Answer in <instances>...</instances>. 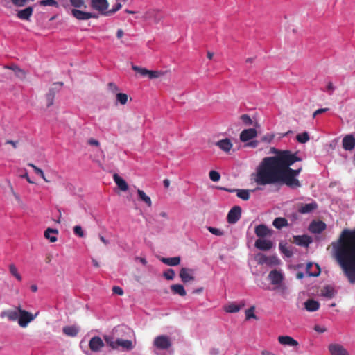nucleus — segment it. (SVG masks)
I'll return each mask as SVG.
<instances>
[{"label":"nucleus","instance_id":"obj_35","mask_svg":"<svg viewBox=\"0 0 355 355\" xmlns=\"http://www.w3.org/2000/svg\"><path fill=\"white\" fill-rule=\"evenodd\" d=\"M51 233H53L55 234H58V231L56 229L47 228L45 230V232H44V236H45V238L49 239L51 242L54 243V242H55L58 240V239L55 236H51V235H50V234H51Z\"/></svg>","mask_w":355,"mask_h":355},{"label":"nucleus","instance_id":"obj_62","mask_svg":"<svg viewBox=\"0 0 355 355\" xmlns=\"http://www.w3.org/2000/svg\"><path fill=\"white\" fill-rule=\"evenodd\" d=\"M87 144L91 145V146H99L98 141H97L96 139H93V138H91V139H88Z\"/></svg>","mask_w":355,"mask_h":355},{"label":"nucleus","instance_id":"obj_42","mask_svg":"<svg viewBox=\"0 0 355 355\" xmlns=\"http://www.w3.org/2000/svg\"><path fill=\"white\" fill-rule=\"evenodd\" d=\"M116 102L125 105L128 101V95L124 93H118L116 95Z\"/></svg>","mask_w":355,"mask_h":355},{"label":"nucleus","instance_id":"obj_25","mask_svg":"<svg viewBox=\"0 0 355 355\" xmlns=\"http://www.w3.org/2000/svg\"><path fill=\"white\" fill-rule=\"evenodd\" d=\"M60 91L59 88L52 87L49 88L48 93L46 94V100L47 102V106L49 107L53 104V101L56 93Z\"/></svg>","mask_w":355,"mask_h":355},{"label":"nucleus","instance_id":"obj_13","mask_svg":"<svg viewBox=\"0 0 355 355\" xmlns=\"http://www.w3.org/2000/svg\"><path fill=\"white\" fill-rule=\"evenodd\" d=\"M327 227V225L322 220H313L309 227V230L313 234H320Z\"/></svg>","mask_w":355,"mask_h":355},{"label":"nucleus","instance_id":"obj_7","mask_svg":"<svg viewBox=\"0 0 355 355\" xmlns=\"http://www.w3.org/2000/svg\"><path fill=\"white\" fill-rule=\"evenodd\" d=\"M71 15L78 20H87L91 18L97 19L98 15L96 13L85 12L79 9H72Z\"/></svg>","mask_w":355,"mask_h":355},{"label":"nucleus","instance_id":"obj_5","mask_svg":"<svg viewBox=\"0 0 355 355\" xmlns=\"http://www.w3.org/2000/svg\"><path fill=\"white\" fill-rule=\"evenodd\" d=\"M279 183L285 184L291 188L300 187L299 180L291 173L286 172V170L283 166L279 178Z\"/></svg>","mask_w":355,"mask_h":355},{"label":"nucleus","instance_id":"obj_49","mask_svg":"<svg viewBox=\"0 0 355 355\" xmlns=\"http://www.w3.org/2000/svg\"><path fill=\"white\" fill-rule=\"evenodd\" d=\"M175 273L174 270L168 269L163 273V276L168 280H173L175 277Z\"/></svg>","mask_w":355,"mask_h":355},{"label":"nucleus","instance_id":"obj_23","mask_svg":"<svg viewBox=\"0 0 355 355\" xmlns=\"http://www.w3.org/2000/svg\"><path fill=\"white\" fill-rule=\"evenodd\" d=\"M1 318L7 317L10 321L19 320V314L18 310H7L2 311L0 315Z\"/></svg>","mask_w":355,"mask_h":355},{"label":"nucleus","instance_id":"obj_52","mask_svg":"<svg viewBox=\"0 0 355 355\" xmlns=\"http://www.w3.org/2000/svg\"><path fill=\"white\" fill-rule=\"evenodd\" d=\"M162 75V73L159 71H150L148 70L147 76L150 79L159 78Z\"/></svg>","mask_w":355,"mask_h":355},{"label":"nucleus","instance_id":"obj_37","mask_svg":"<svg viewBox=\"0 0 355 355\" xmlns=\"http://www.w3.org/2000/svg\"><path fill=\"white\" fill-rule=\"evenodd\" d=\"M236 196L243 200H248L250 198V192L247 189H237Z\"/></svg>","mask_w":355,"mask_h":355},{"label":"nucleus","instance_id":"obj_2","mask_svg":"<svg viewBox=\"0 0 355 355\" xmlns=\"http://www.w3.org/2000/svg\"><path fill=\"white\" fill-rule=\"evenodd\" d=\"M282 164V151L275 156L263 158L256 172L251 175V180L259 186L279 184Z\"/></svg>","mask_w":355,"mask_h":355},{"label":"nucleus","instance_id":"obj_3","mask_svg":"<svg viewBox=\"0 0 355 355\" xmlns=\"http://www.w3.org/2000/svg\"><path fill=\"white\" fill-rule=\"evenodd\" d=\"M301 161V159L296 156L295 154L292 153L289 150L282 151V166L286 170V172L291 173L295 178L299 175L302 168L292 169L290 166L295 162Z\"/></svg>","mask_w":355,"mask_h":355},{"label":"nucleus","instance_id":"obj_38","mask_svg":"<svg viewBox=\"0 0 355 355\" xmlns=\"http://www.w3.org/2000/svg\"><path fill=\"white\" fill-rule=\"evenodd\" d=\"M6 68L10 69L12 70L13 71H15V74L21 78H24L25 76L24 71L22 69H21L20 68H19L18 66H17L15 64H12L10 66L6 67Z\"/></svg>","mask_w":355,"mask_h":355},{"label":"nucleus","instance_id":"obj_8","mask_svg":"<svg viewBox=\"0 0 355 355\" xmlns=\"http://www.w3.org/2000/svg\"><path fill=\"white\" fill-rule=\"evenodd\" d=\"M90 6L93 10L103 15L107 10L109 3L107 0H91Z\"/></svg>","mask_w":355,"mask_h":355},{"label":"nucleus","instance_id":"obj_40","mask_svg":"<svg viewBox=\"0 0 355 355\" xmlns=\"http://www.w3.org/2000/svg\"><path fill=\"white\" fill-rule=\"evenodd\" d=\"M10 272L18 280L21 281L22 278L21 275L18 272L16 266L14 264H10L9 266Z\"/></svg>","mask_w":355,"mask_h":355},{"label":"nucleus","instance_id":"obj_51","mask_svg":"<svg viewBox=\"0 0 355 355\" xmlns=\"http://www.w3.org/2000/svg\"><path fill=\"white\" fill-rule=\"evenodd\" d=\"M207 230L209 232L216 236H223L224 234V232L223 230L216 227H208Z\"/></svg>","mask_w":355,"mask_h":355},{"label":"nucleus","instance_id":"obj_34","mask_svg":"<svg viewBox=\"0 0 355 355\" xmlns=\"http://www.w3.org/2000/svg\"><path fill=\"white\" fill-rule=\"evenodd\" d=\"M244 303L241 305L236 304L235 303H231L225 307V311L227 313H237L240 311L241 307L244 306Z\"/></svg>","mask_w":355,"mask_h":355},{"label":"nucleus","instance_id":"obj_18","mask_svg":"<svg viewBox=\"0 0 355 355\" xmlns=\"http://www.w3.org/2000/svg\"><path fill=\"white\" fill-rule=\"evenodd\" d=\"M304 309L309 312H314L320 309V304L312 298L306 300L304 303Z\"/></svg>","mask_w":355,"mask_h":355},{"label":"nucleus","instance_id":"obj_36","mask_svg":"<svg viewBox=\"0 0 355 355\" xmlns=\"http://www.w3.org/2000/svg\"><path fill=\"white\" fill-rule=\"evenodd\" d=\"M137 194L141 200L144 201L148 207H151L152 202L149 196H148L145 192L141 189L137 190Z\"/></svg>","mask_w":355,"mask_h":355},{"label":"nucleus","instance_id":"obj_10","mask_svg":"<svg viewBox=\"0 0 355 355\" xmlns=\"http://www.w3.org/2000/svg\"><path fill=\"white\" fill-rule=\"evenodd\" d=\"M268 279L271 284L275 285L277 287L280 286L284 279V275L277 270H273L269 272Z\"/></svg>","mask_w":355,"mask_h":355},{"label":"nucleus","instance_id":"obj_46","mask_svg":"<svg viewBox=\"0 0 355 355\" xmlns=\"http://www.w3.org/2000/svg\"><path fill=\"white\" fill-rule=\"evenodd\" d=\"M132 69L137 73L141 74L142 76H146L147 73H148V70L146 68H142L134 64L132 65Z\"/></svg>","mask_w":355,"mask_h":355},{"label":"nucleus","instance_id":"obj_56","mask_svg":"<svg viewBox=\"0 0 355 355\" xmlns=\"http://www.w3.org/2000/svg\"><path fill=\"white\" fill-rule=\"evenodd\" d=\"M279 261L276 257L271 256V257H268V261L267 262V264L268 265H277L279 263Z\"/></svg>","mask_w":355,"mask_h":355},{"label":"nucleus","instance_id":"obj_20","mask_svg":"<svg viewBox=\"0 0 355 355\" xmlns=\"http://www.w3.org/2000/svg\"><path fill=\"white\" fill-rule=\"evenodd\" d=\"M278 341L281 345L291 347H297L299 345L297 340L289 336H280L278 337Z\"/></svg>","mask_w":355,"mask_h":355},{"label":"nucleus","instance_id":"obj_27","mask_svg":"<svg viewBox=\"0 0 355 355\" xmlns=\"http://www.w3.org/2000/svg\"><path fill=\"white\" fill-rule=\"evenodd\" d=\"M293 238L295 243L301 246H308L311 242V238L306 235L295 236Z\"/></svg>","mask_w":355,"mask_h":355},{"label":"nucleus","instance_id":"obj_32","mask_svg":"<svg viewBox=\"0 0 355 355\" xmlns=\"http://www.w3.org/2000/svg\"><path fill=\"white\" fill-rule=\"evenodd\" d=\"M170 288L173 294H178L182 297L187 295L184 286L181 284H173Z\"/></svg>","mask_w":355,"mask_h":355},{"label":"nucleus","instance_id":"obj_58","mask_svg":"<svg viewBox=\"0 0 355 355\" xmlns=\"http://www.w3.org/2000/svg\"><path fill=\"white\" fill-rule=\"evenodd\" d=\"M280 250L282 252H283L286 257H291L293 255V253L291 251L288 250L286 248L282 246V245H279Z\"/></svg>","mask_w":355,"mask_h":355},{"label":"nucleus","instance_id":"obj_26","mask_svg":"<svg viewBox=\"0 0 355 355\" xmlns=\"http://www.w3.org/2000/svg\"><path fill=\"white\" fill-rule=\"evenodd\" d=\"M113 179L116 184L121 191H126L128 189V185L127 182L118 174L114 173L113 175Z\"/></svg>","mask_w":355,"mask_h":355},{"label":"nucleus","instance_id":"obj_55","mask_svg":"<svg viewBox=\"0 0 355 355\" xmlns=\"http://www.w3.org/2000/svg\"><path fill=\"white\" fill-rule=\"evenodd\" d=\"M259 125H258V123L255 122L253 128H245V129L242 130L240 133H257V131L255 127H259Z\"/></svg>","mask_w":355,"mask_h":355},{"label":"nucleus","instance_id":"obj_15","mask_svg":"<svg viewBox=\"0 0 355 355\" xmlns=\"http://www.w3.org/2000/svg\"><path fill=\"white\" fill-rule=\"evenodd\" d=\"M257 135H240V139L243 142H247L245 146L248 147L255 148L257 146L259 141L255 139Z\"/></svg>","mask_w":355,"mask_h":355},{"label":"nucleus","instance_id":"obj_6","mask_svg":"<svg viewBox=\"0 0 355 355\" xmlns=\"http://www.w3.org/2000/svg\"><path fill=\"white\" fill-rule=\"evenodd\" d=\"M17 310H18V312L19 314L18 324L22 328L26 327L28 326V323H30L31 321H33L35 318L36 315H37V313H36L34 315L31 313L22 309L21 308V306H18Z\"/></svg>","mask_w":355,"mask_h":355},{"label":"nucleus","instance_id":"obj_60","mask_svg":"<svg viewBox=\"0 0 355 355\" xmlns=\"http://www.w3.org/2000/svg\"><path fill=\"white\" fill-rule=\"evenodd\" d=\"M108 89L112 92H116L119 90L117 85L113 83H110L108 84Z\"/></svg>","mask_w":355,"mask_h":355},{"label":"nucleus","instance_id":"obj_50","mask_svg":"<svg viewBox=\"0 0 355 355\" xmlns=\"http://www.w3.org/2000/svg\"><path fill=\"white\" fill-rule=\"evenodd\" d=\"M209 178L213 181V182H218L220 178V175L218 172L216 171H211L209 172Z\"/></svg>","mask_w":355,"mask_h":355},{"label":"nucleus","instance_id":"obj_54","mask_svg":"<svg viewBox=\"0 0 355 355\" xmlns=\"http://www.w3.org/2000/svg\"><path fill=\"white\" fill-rule=\"evenodd\" d=\"M296 139L298 142L304 144L309 140V135H297Z\"/></svg>","mask_w":355,"mask_h":355},{"label":"nucleus","instance_id":"obj_39","mask_svg":"<svg viewBox=\"0 0 355 355\" xmlns=\"http://www.w3.org/2000/svg\"><path fill=\"white\" fill-rule=\"evenodd\" d=\"M122 7V5L121 3H116L112 9L107 10V12L103 13V15L105 16H112L115 12H116L118 10H119Z\"/></svg>","mask_w":355,"mask_h":355},{"label":"nucleus","instance_id":"obj_17","mask_svg":"<svg viewBox=\"0 0 355 355\" xmlns=\"http://www.w3.org/2000/svg\"><path fill=\"white\" fill-rule=\"evenodd\" d=\"M180 277L184 283L193 281V270L187 268H182L180 271Z\"/></svg>","mask_w":355,"mask_h":355},{"label":"nucleus","instance_id":"obj_53","mask_svg":"<svg viewBox=\"0 0 355 355\" xmlns=\"http://www.w3.org/2000/svg\"><path fill=\"white\" fill-rule=\"evenodd\" d=\"M73 232L76 235L78 236L79 237H84L85 233L83 230L82 227L80 225H76L73 227Z\"/></svg>","mask_w":355,"mask_h":355},{"label":"nucleus","instance_id":"obj_19","mask_svg":"<svg viewBox=\"0 0 355 355\" xmlns=\"http://www.w3.org/2000/svg\"><path fill=\"white\" fill-rule=\"evenodd\" d=\"M318 208V204L312 202L307 204H301L298 208V212L302 214H309Z\"/></svg>","mask_w":355,"mask_h":355},{"label":"nucleus","instance_id":"obj_57","mask_svg":"<svg viewBox=\"0 0 355 355\" xmlns=\"http://www.w3.org/2000/svg\"><path fill=\"white\" fill-rule=\"evenodd\" d=\"M28 0H11L12 3L18 7H22L25 6Z\"/></svg>","mask_w":355,"mask_h":355},{"label":"nucleus","instance_id":"obj_48","mask_svg":"<svg viewBox=\"0 0 355 355\" xmlns=\"http://www.w3.org/2000/svg\"><path fill=\"white\" fill-rule=\"evenodd\" d=\"M254 306H251L245 311L246 320H250L251 318L257 319V316L254 314Z\"/></svg>","mask_w":355,"mask_h":355},{"label":"nucleus","instance_id":"obj_41","mask_svg":"<svg viewBox=\"0 0 355 355\" xmlns=\"http://www.w3.org/2000/svg\"><path fill=\"white\" fill-rule=\"evenodd\" d=\"M38 3L42 6H54L56 8L59 6L55 0H41Z\"/></svg>","mask_w":355,"mask_h":355},{"label":"nucleus","instance_id":"obj_64","mask_svg":"<svg viewBox=\"0 0 355 355\" xmlns=\"http://www.w3.org/2000/svg\"><path fill=\"white\" fill-rule=\"evenodd\" d=\"M261 355H275V354L268 350H263L261 352Z\"/></svg>","mask_w":355,"mask_h":355},{"label":"nucleus","instance_id":"obj_61","mask_svg":"<svg viewBox=\"0 0 355 355\" xmlns=\"http://www.w3.org/2000/svg\"><path fill=\"white\" fill-rule=\"evenodd\" d=\"M328 110H329L328 108H320V109H318L317 110H315L313 113V117H315L317 115L320 114H322L323 112H325Z\"/></svg>","mask_w":355,"mask_h":355},{"label":"nucleus","instance_id":"obj_11","mask_svg":"<svg viewBox=\"0 0 355 355\" xmlns=\"http://www.w3.org/2000/svg\"><path fill=\"white\" fill-rule=\"evenodd\" d=\"M328 349L331 355H350L349 352L340 344H330Z\"/></svg>","mask_w":355,"mask_h":355},{"label":"nucleus","instance_id":"obj_59","mask_svg":"<svg viewBox=\"0 0 355 355\" xmlns=\"http://www.w3.org/2000/svg\"><path fill=\"white\" fill-rule=\"evenodd\" d=\"M112 292L114 293V294H116V295H123V289L118 286H114L112 287Z\"/></svg>","mask_w":355,"mask_h":355},{"label":"nucleus","instance_id":"obj_22","mask_svg":"<svg viewBox=\"0 0 355 355\" xmlns=\"http://www.w3.org/2000/svg\"><path fill=\"white\" fill-rule=\"evenodd\" d=\"M33 7L28 6L23 10H19L17 13V16L21 19L28 20L33 15Z\"/></svg>","mask_w":355,"mask_h":355},{"label":"nucleus","instance_id":"obj_43","mask_svg":"<svg viewBox=\"0 0 355 355\" xmlns=\"http://www.w3.org/2000/svg\"><path fill=\"white\" fill-rule=\"evenodd\" d=\"M71 5L74 7V9L80 8L82 7L86 8L85 5V0H69Z\"/></svg>","mask_w":355,"mask_h":355},{"label":"nucleus","instance_id":"obj_44","mask_svg":"<svg viewBox=\"0 0 355 355\" xmlns=\"http://www.w3.org/2000/svg\"><path fill=\"white\" fill-rule=\"evenodd\" d=\"M256 260H257L258 264H260V265H262L264 263L267 264V262L268 261V257L266 256L263 254L259 253L256 256Z\"/></svg>","mask_w":355,"mask_h":355},{"label":"nucleus","instance_id":"obj_63","mask_svg":"<svg viewBox=\"0 0 355 355\" xmlns=\"http://www.w3.org/2000/svg\"><path fill=\"white\" fill-rule=\"evenodd\" d=\"M314 330L317 332H319V333H324L326 331V329L325 328H323V327H321L318 325H315L314 327Z\"/></svg>","mask_w":355,"mask_h":355},{"label":"nucleus","instance_id":"obj_24","mask_svg":"<svg viewBox=\"0 0 355 355\" xmlns=\"http://www.w3.org/2000/svg\"><path fill=\"white\" fill-rule=\"evenodd\" d=\"M63 333L70 337H75L80 331V328L76 325L65 326L62 329Z\"/></svg>","mask_w":355,"mask_h":355},{"label":"nucleus","instance_id":"obj_47","mask_svg":"<svg viewBox=\"0 0 355 355\" xmlns=\"http://www.w3.org/2000/svg\"><path fill=\"white\" fill-rule=\"evenodd\" d=\"M240 119L242 121V123L246 126H250L253 124V121L248 114L241 115Z\"/></svg>","mask_w":355,"mask_h":355},{"label":"nucleus","instance_id":"obj_16","mask_svg":"<svg viewBox=\"0 0 355 355\" xmlns=\"http://www.w3.org/2000/svg\"><path fill=\"white\" fill-rule=\"evenodd\" d=\"M272 230H270L266 225L260 224L255 227L254 233L259 238H264L268 235L271 234Z\"/></svg>","mask_w":355,"mask_h":355},{"label":"nucleus","instance_id":"obj_1","mask_svg":"<svg viewBox=\"0 0 355 355\" xmlns=\"http://www.w3.org/2000/svg\"><path fill=\"white\" fill-rule=\"evenodd\" d=\"M332 254L351 284H355V227L344 229L331 243Z\"/></svg>","mask_w":355,"mask_h":355},{"label":"nucleus","instance_id":"obj_33","mask_svg":"<svg viewBox=\"0 0 355 355\" xmlns=\"http://www.w3.org/2000/svg\"><path fill=\"white\" fill-rule=\"evenodd\" d=\"M272 225L275 228L279 230L284 227L288 226V220L285 218L278 217L273 220Z\"/></svg>","mask_w":355,"mask_h":355},{"label":"nucleus","instance_id":"obj_14","mask_svg":"<svg viewBox=\"0 0 355 355\" xmlns=\"http://www.w3.org/2000/svg\"><path fill=\"white\" fill-rule=\"evenodd\" d=\"M273 243L270 240L259 239L255 241L254 246L263 251H267L272 248Z\"/></svg>","mask_w":355,"mask_h":355},{"label":"nucleus","instance_id":"obj_29","mask_svg":"<svg viewBox=\"0 0 355 355\" xmlns=\"http://www.w3.org/2000/svg\"><path fill=\"white\" fill-rule=\"evenodd\" d=\"M216 145L225 152H229L232 147L230 140L227 138L217 141Z\"/></svg>","mask_w":355,"mask_h":355},{"label":"nucleus","instance_id":"obj_9","mask_svg":"<svg viewBox=\"0 0 355 355\" xmlns=\"http://www.w3.org/2000/svg\"><path fill=\"white\" fill-rule=\"evenodd\" d=\"M241 216V208L239 206H235L230 210L227 214V222L230 224H234L240 219Z\"/></svg>","mask_w":355,"mask_h":355},{"label":"nucleus","instance_id":"obj_28","mask_svg":"<svg viewBox=\"0 0 355 355\" xmlns=\"http://www.w3.org/2000/svg\"><path fill=\"white\" fill-rule=\"evenodd\" d=\"M313 267V264L312 263H308L306 266V272L309 277H318L320 273V268L318 264L315 265V270L313 271L311 270V268Z\"/></svg>","mask_w":355,"mask_h":355},{"label":"nucleus","instance_id":"obj_12","mask_svg":"<svg viewBox=\"0 0 355 355\" xmlns=\"http://www.w3.org/2000/svg\"><path fill=\"white\" fill-rule=\"evenodd\" d=\"M104 347V343L99 336H94L89 342V347L94 352H98Z\"/></svg>","mask_w":355,"mask_h":355},{"label":"nucleus","instance_id":"obj_45","mask_svg":"<svg viewBox=\"0 0 355 355\" xmlns=\"http://www.w3.org/2000/svg\"><path fill=\"white\" fill-rule=\"evenodd\" d=\"M28 166L33 168L35 173L37 175H39L41 178H42L46 182H48V180L45 178V175L44 174V172L42 169H40V168L37 167L35 165H34L33 164H31V163H29L28 164Z\"/></svg>","mask_w":355,"mask_h":355},{"label":"nucleus","instance_id":"obj_21","mask_svg":"<svg viewBox=\"0 0 355 355\" xmlns=\"http://www.w3.org/2000/svg\"><path fill=\"white\" fill-rule=\"evenodd\" d=\"M355 146V138L352 135H347L343 139V147L346 150H351Z\"/></svg>","mask_w":355,"mask_h":355},{"label":"nucleus","instance_id":"obj_31","mask_svg":"<svg viewBox=\"0 0 355 355\" xmlns=\"http://www.w3.org/2000/svg\"><path fill=\"white\" fill-rule=\"evenodd\" d=\"M336 293V292L334 288L330 286H324L321 290V295L329 299L333 298L335 296Z\"/></svg>","mask_w":355,"mask_h":355},{"label":"nucleus","instance_id":"obj_30","mask_svg":"<svg viewBox=\"0 0 355 355\" xmlns=\"http://www.w3.org/2000/svg\"><path fill=\"white\" fill-rule=\"evenodd\" d=\"M160 261L164 263V264H166L170 266H175L180 264V257H169V258H165L162 257L160 259Z\"/></svg>","mask_w":355,"mask_h":355},{"label":"nucleus","instance_id":"obj_4","mask_svg":"<svg viewBox=\"0 0 355 355\" xmlns=\"http://www.w3.org/2000/svg\"><path fill=\"white\" fill-rule=\"evenodd\" d=\"M104 340L107 345L113 349H117L121 347L125 350L130 351L134 348V345L130 340L117 338L116 340H114L112 337L108 336H104Z\"/></svg>","mask_w":355,"mask_h":355}]
</instances>
